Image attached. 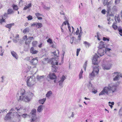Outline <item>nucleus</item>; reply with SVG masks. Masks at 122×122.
<instances>
[{
	"label": "nucleus",
	"mask_w": 122,
	"mask_h": 122,
	"mask_svg": "<svg viewBox=\"0 0 122 122\" xmlns=\"http://www.w3.org/2000/svg\"><path fill=\"white\" fill-rule=\"evenodd\" d=\"M23 39L25 41V44L26 45L29 44L30 42V40L29 38V37L27 38V35H25L23 37Z\"/></svg>",
	"instance_id": "obj_10"
},
{
	"label": "nucleus",
	"mask_w": 122,
	"mask_h": 122,
	"mask_svg": "<svg viewBox=\"0 0 122 122\" xmlns=\"http://www.w3.org/2000/svg\"><path fill=\"white\" fill-rule=\"evenodd\" d=\"M66 24H67L68 25H69V24L68 22V20H66V21H65L63 22V23L61 26H63L64 25H66Z\"/></svg>",
	"instance_id": "obj_40"
},
{
	"label": "nucleus",
	"mask_w": 122,
	"mask_h": 122,
	"mask_svg": "<svg viewBox=\"0 0 122 122\" xmlns=\"http://www.w3.org/2000/svg\"><path fill=\"white\" fill-rule=\"evenodd\" d=\"M56 78V76L54 73H50L47 76V77L46 79L48 80V78H49L51 80L55 79L54 80V82L55 83L56 82V80L55 79Z\"/></svg>",
	"instance_id": "obj_9"
},
{
	"label": "nucleus",
	"mask_w": 122,
	"mask_h": 122,
	"mask_svg": "<svg viewBox=\"0 0 122 122\" xmlns=\"http://www.w3.org/2000/svg\"><path fill=\"white\" fill-rule=\"evenodd\" d=\"M50 62L52 65H58V61H57L55 59L52 58L50 60Z\"/></svg>",
	"instance_id": "obj_12"
},
{
	"label": "nucleus",
	"mask_w": 122,
	"mask_h": 122,
	"mask_svg": "<svg viewBox=\"0 0 122 122\" xmlns=\"http://www.w3.org/2000/svg\"><path fill=\"white\" fill-rule=\"evenodd\" d=\"M65 53V52L64 51H63L62 53V56H61V58H62V60H63Z\"/></svg>",
	"instance_id": "obj_57"
},
{
	"label": "nucleus",
	"mask_w": 122,
	"mask_h": 122,
	"mask_svg": "<svg viewBox=\"0 0 122 122\" xmlns=\"http://www.w3.org/2000/svg\"><path fill=\"white\" fill-rule=\"evenodd\" d=\"M87 61H86L85 62L83 66V67L84 68V70H85V71H86V67L87 66Z\"/></svg>",
	"instance_id": "obj_45"
},
{
	"label": "nucleus",
	"mask_w": 122,
	"mask_h": 122,
	"mask_svg": "<svg viewBox=\"0 0 122 122\" xmlns=\"http://www.w3.org/2000/svg\"><path fill=\"white\" fill-rule=\"evenodd\" d=\"M32 44L33 46L36 47L37 44V42L36 41H34L32 42Z\"/></svg>",
	"instance_id": "obj_44"
},
{
	"label": "nucleus",
	"mask_w": 122,
	"mask_h": 122,
	"mask_svg": "<svg viewBox=\"0 0 122 122\" xmlns=\"http://www.w3.org/2000/svg\"><path fill=\"white\" fill-rule=\"evenodd\" d=\"M87 87L90 90H93L94 88L95 87L93 86L92 84L90 82H89V83L87 84Z\"/></svg>",
	"instance_id": "obj_19"
},
{
	"label": "nucleus",
	"mask_w": 122,
	"mask_h": 122,
	"mask_svg": "<svg viewBox=\"0 0 122 122\" xmlns=\"http://www.w3.org/2000/svg\"><path fill=\"white\" fill-rule=\"evenodd\" d=\"M21 116H22L23 117L25 118L27 117L28 115L26 113L23 114H21Z\"/></svg>",
	"instance_id": "obj_53"
},
{
	"label": "nucleus",
	"mask_w": 122,
	"mask_h": 122,
	"mask_svg": "<svg viewBox=\"0 0 122 122\" xmlns=\"http://www.w3.org/2000/svg\"><path fill=\"white\" fill-rule=\"evenodd\" d=\"M81 49H77L76 50V56H78L79 55V53Z\"/></svg>",
	"instance_id": "obj_56"
},
{
	"label": "nucleus",
	"mask_w": 122,
	"mask_h": 122,
	"mask_svg": "<svg viewBox=\"0 0 122 122\" xmlns=\"http://www.w3.org/2000/svg\"><path fill=\"white\" fill-rule=\"evenodd\" d=\"M109 0H102V2L104 5L105 6L106 5Z\"/></svg>",
	"instance_id": "obj_43"
},
{
	"label": "nucleus",
	"mask_w": 122,
	"mask_h": 122,
	"mask_svg": "<svg viewBox=\"0 0 122 122\" xmlns=\"http://www.w3.org/2000/svg\"><path fill=\"white\" fill-rule=\"evenodd\" d=\"M27 95H29L28 96L29 97H30L31 100V99L32 97L34 96V94L33 93L30 92H29L27 94Z\"/></svg>",
	"instance_id": "obj_38"
},
{
	"label": "nucleus",
	"mask_w": 122,
	"mask_h": 122,
	"mask_svg": "<svg viewBox=\"0 0 122 122\" xmlns=\"http://www.w3.org/2000/svg\"><path fill=\"white\" fill-rule=\"evenodd\" d=\"M36 110L35 109H34L32 110L30 113L31 114L32 118L36 117Z\"/></svg>",
	"instance_id": "obj_20"
},
{
	"label": "nucleus",
	"mask_w": 122,
	"mask_h": 122,
	"mask_svg": "<svg viewBox=\"0 0 122 122\" xmlns=\"http://www.w3.org/2000/svg\"><path fill=\"white\" fill-rule=\"evenodd\" d=\"M26 111V109L25 108H21V106H20V107H19L18 108L14 107L11 108L10 110V111L12 112H13L14 113H15L16 111H20L22 112H24Z\"/></svg>",
	"instance_id": "obj_5"
},
{
	"label": "nucleus",
	"mask_w": 122,
	"mask_h": 122,
	"mask_svg": "<svg viewBox=\"0 0 122 122\" xmlns=\"http://www.w3.org/2000/svg\"><path fill=\"white\" fill-rule=\"evenodd\" d=\"M47 42L51 44L52 43V40L50 38H49L47 40Z\"/></svg>",
	"instance_id": "obj_55"
},
{
	"label": "nucleus",
	"mask_w": 122,
	"mask_h": 122,
	"mask_svg": "<svg viewBox=\"0 0 122 122\" xmlns=\"http://www.w3.org/2000/svg\"><path fill=\"white\" fill-rule=\"evenodd\" d=\"M30 51L31 53L33 54H37L38 52V51L35 50L34 48L32 47L30 48Z\"/></svg>",
	"instance_id": "obj_21"
},
{
	"label": "nucleus",
	"mask_w": 122,
	"mask_h": 122,
	"mask_svg": "<svg viewBox=\"0 0 122 122\" xmlns=\"http://www.w3.org/2000/svg\"><path fill=\"white\" fill-rule=\"evenodd\" d=\"M29 31V29L28 28H26L23 30V32L24 34H25L26 33L28 32Z\"/></svg>",
	"instance_id": "obj_36"
},
{
	"label": "nucleus",
	"mask_w": 122,
	"mask_h": 122,
	"mask_svg": "<svg viewBox=\"0 0 122 122\" xmlns=\"http://www.w3.org/2000/svg\"><path fill=\"white\" fill-rule=\"evenodd\" d=\"M35 15L37 18L39 17V16H42L43 15L42 14L39 13H36L35 14Z\"/></svg>",
	"instance_id": "obj_47"
},
{
	"label": "nucleus",
	"mask_w": 122,
	"mask_h": 122,
	"mask_svg": "<svg viewBox=\"0 0 122 122\" xmlns=\"http://www.w3.org/2000/svg\"><path fill=\"white\" fill-rule=\"evenodd\" d=\"M119 85L113 83L108 84L107 86L104 87L102 90L99 94L100 96L104 95L105 94L109 95L111 93H113L117 91V87Z\"/></svg>",
	"instance_id": "obj_1"
},
{
	"label": "nucleus",
	"mask_w": 122,
	"mask_h": 122,
	"mask_svg": "<svg viewBox=\"0 0 122 122\" xmlns=\"http://www.w3.org/2000/svg\"><path fill=\"white\" fill-rule=\"evenodd\" d=\"M11 53L12 56L16 59L17 60L18 59V56L16 52L13 51H11Z\"/></svg>",
	"instance_id": "obj_16"
},
{
	"label": "nucleus",
	"mask_w": 122,
	"mask_h": 122,
	"mask_svg": "<svg viewBox=\"0 0 122 122\" xmlns=\"http://www.w3.org/2000/svg\"><path fill=\"white\" fill-rule=\"evenodd\" d=\"M27 93H25V91L24 89L19 91L16 95L18 101H22L26 102H28L31 100L30 97H29Z\"/></svg>",
	"instance_id": "obj_2"
},
{
	"label": "nucleus",
	"mask_w": 122,
	"mask_h": 122,
	"mask_svg": "<svg viewBox=\"0 0 122 122\" xmlns=\"http://www.w3.org/2000/svg\"><path fill=\"white\" fill-rule=\"evenodd\" d=\"M99 70L98 67H94L92 73L90 74V77H94L98 74Z\"/></svg>",
	"instance_id": "obj_6"
},
{
	"label": "nucleus",
	"mask_w": 122,
	"mask_h": 122,
	"mask_svg": "<svg viewBox=\"0 0 122 122\" xmlns=\"http://www.w3.org/2000/svg\"><path fill=\"white\" fill-rule=\"evenodd\" d=\"M112 3V1L107 3L106 5L108 8L107 10H110V8L111 6V5Z\"/></svg>",
	"instance_id": "obj_24"
},
{
	"label": "nucleus",
	"mask_w": 122,
	"mask_h": 122,
	"mask_svg": "<svg viewBox=\"0 0 122 122\" xmlns=\"http://www.w3.org/2000/svg\"><path fill=\"white\" fill-rule=\"evenodd\" d=\"M98 57V56L96 54L94 56L92 61L93 64L94 65H97V64L98 63L97 59Z\"/></svg>",
	"instance_id": "obj_11"
},
{
	"label": "nucleus",
	"mask_w": 122,
	"mask_h": 122,
	"mask_svg": "<svg viewBox=\"0 0 122 122\" xmlns=\"http://www.w3.org/2000/svg\"><path fill=\"white\" fill-rule=\"evenodd\" d=\"M78 36L77 38V40L78 41H80L81 40V37L82 36V35L80 34H78Z\"/></svg>",
	"instance_id": "obj_46"
},
{
	"label": "nucleus",
	"mask_w": 122,
	"mask_h": 122,
	"mask_svg": "<svg viewBox=\"0 0 122 122\" xmlns=\"http://www.w3.org/2000/svg\"><path fill=\"white\" fill-rule=\"evenodd\" d=\"M20 113V112L19 111H16V112H15V113H14V116L16 115L17 116V121L18 122H19L20 121L21 119V117L20 116H21V115H19V113Z\"/></svg>",
	"instance_id": "obj_13"
},
{
	"label": "nucleus",
	"mask_w": 122,
	"mask_h": 122,
	"mask_svg": "<svg viewBox=\"0 0 122 122\" xmlns=\"http://www.w3.org/2000/svg\"><path fill=\"white\" fill-rule=\"evenodd\" d=\"M27 18L28 19V20H30L32 19V16L30 15H29L27 17Z\"/></svg>",
	"instance_id": "obj_50"
},
{
	"label": "nucleus",
	"mask_w": 122,
	"mask_h": 122,
	"mask_svg": "<svg viewBox=\"0 0 122 122\" xmlns=\"http://www.w3.org/2000/svg\"><path fill=\"white\" fill-rule=\"evenodd\" d=\"M112 12H114L113 11L112 12H111L110 11V10H107V16L112 17H114V13Z\"/></svg>",
	"instance_id": "obj_22"
},
{
	"label": "nucleus",
	"mask_w": 122,
	"mask_h": 122,
	"mask_svg": "<svg viewBox=\"0 0 122 122\" xmlns=\"http://www.w3.org/2000/svg\"><path fill=\"white\" fill-rule=\"evenodd\" d=\"M83 44H85L86 47H88L90 45V44L86 41H84Z\"/></svg>",
	"instance_id": "obj_34"
},
{
	"label": "nucleus",
	"mask_w": 122,
	"mask_h": 122,
	"mask_svg": "<svg viewBox=\"0 0 122 122\" xmlns=\"http://www.w3.org/2000/svg\"><path fill=\"white\" fill-rule=\"evenodd\" d=\"M42 24L40 23H36V27L37 28H41L42 26Z\"/></svg>",
	"instance_id": "obj_37"
},
{
	"label": "nucleus",
	"mask_w": 122,
	"mask_h": 122,
	"mask_svg": "<svg viewBox=\"0 0 122 122\" xmlns=\"http://www.w3.org/2000/svg\"><path fill=\"white\" fill-rule=\"evenodd\" d=\"M75 39V38L74 37H73L72 38H71L70 40V42L72 44L73 42V40Z\"/></svg>",
	"instance_id": "obj_54"
},
{
	"label": "nucleus",
	"mask_w": 122,
	"mask_h": 122,
	"mask_svg": "<svg viewBox=\"0 0 122 122\" xmlns=\"http://www.w3.org/2000/svg\"><path fill=\"white\" fill-rule=\"evenodd\" d=\"M46 100V98H43L42 99H40L38 101L39 102L40 104H43Z\"/></svg>",
	"instance_id": "obj_25"
},
{
	"label": "nucleus",
	"mask_w": 122,
	"mask_h": 122,
	"mask_svg": "<svg viewBox=\"0 0 122 122\" xmlns=\"http://www.w3.org/2000/svg\"><path fill=\"white\" fill-rule=\"evenodd\" d=\"M83 73V71L82 69H81V71L79 73V79H80L82 78V74Z\"/></svg>",
	"instance_id": "obj_33"
},
{
	"label": "nucleus",
	"mask_w": 122,
	"mask_h": 122,
	"mask_svg": "<svg viewBox=\"0 0 122 122\" xmlns=\"http://www.w3.org/2000/svg\"><path fill=\"white\" fill-rule=\"evenodd\" d=\"M113 74H114L113 76H115L113 79L114 81H118L119 80L120 77H122L121 74L119 72H116Z\"/></svg>",
	"instance_id": "obj_7"
},
{
	"label": "nucleus",
	"mask_w": 122,
	"mask_h": 122,
	"mask_svg": "<svg viewBox=\"0 0 122 122\" xmlns=\"http://www.w3.org/2000/svg\"><path fill=\"white\" fill-rule=\"evenodd\" d=\"M26 82L27 86L30 87H33L36 83L35 79L32 76L27 77Z\"/></svg>",
	"instance_id": "obj_3"
},
{
	"label": "nucleus",
	"mask_w": 122,
	"mask_h": 122,
	"mask_svg": "<svg viewBox=\"0 0 122 122\" xmlns=\"http://www.w3.org/2000/svg\"><path fill=\"white\" fill-rule=\"evenodd\" d=\"M43 7L44 9L47 10H49L50 9V7H47L45 5H43Z\"/></svg>",
	"instance_id": "obj_51"
},
{
	"label": "nucleus",
	"mask_w": 122,
	"mask_h": 122,
	"mask_svg": "<svg viewBox=\"0 0 122 122\" xmlns=\"http://www.w3.org/2000/svg\"><path fill=\"white\" fill-rule=\"evenodd\" d=\"M31 3H30L28 4L27 5L25 6V7H24L23 10H25L28 9H29V8L31 7Z\"/></svg>",
	"instance_id": "obj_29"
},
{
	"label": "nucleus",
	"mask_w": 122,
	"mask_h": 122,
	"mask_svg": "<svg viewBox=\"0 0 122 122\" xmlns=\"http://www.w3.org/2000/svg\"><path fill=\"white\" fill-rule=\"evenodd\" d=\"M66 77L64 75H63L62 77L61 78V79L60 80L63 82L64 81Z\"/></svg>",
	"instance_id": "obj_48"
},
{
	"label": "nucleus",
	"mask_w": 122,
	"mask_h": 122,
	"mask_svg": "<svg viewBox=\"0 0 122 122\" xmlns=\"http://www.w3.org/2000/svg\"><path fill=\"white\" fill-rule=\"evenodd\" d=\"M32 56L27 57L25 59V60L26 61H29L30 62L32 58Z\"/></svg>",
	"instance_id": "obj_39"
},
{
	"label": "nucleus",
	"mask_w": 122,
	"mask_h": 122,
	"mask_svg": "<svg viewBox=\"0 0 122 122\" xmlns=\"http://www.w3.org/2000/svg\"><path fill=\"white\" fill-rule=\"evenodd\" d=\"M14 23H11L8 24H7L5 25V27L8 28L9 29H10L14 25Z\"/></svg>",
	"instance_id": "obj_26"
},
{
	"label": "nucleus",
	"mask_w": 122,
	"mask_h": 122,
	"mask_svg": "<svg viewBox=\"0 0 122 122\" xmlns=\"http://www.w3.org/2000/svg\"><path fill=\"white\" fill-rule=\"evenodd\" d=\"M5 19L3 17H2V19H0V23H2V22H5Z\"/></svg>",
	"instance_id": "obj_63"
},
{
	"label": "nucleus",
	"mask_w": 122,
	"mask_h": 122,
	"mask_svg": "<svg viewBox=\"0 0 122 122\" xmlns=\"http://www.w3.org/2000/svg\"><path fill=\"white\" fill-rule=\"evenodd\" d=\"M19 36L18 34L16 35L14 37V38L13 39V42L15 43H17L19 41Z\"/></svg>",
	"instance_id": "obj_15"
},
{
	"label": "nucleus",
	"mask_w": 122,
	"mask_h": 122,
	"mask_svg": "<svg viewBox=\"0 0 122 122\" xmlns=\"http://www.w3.org/2000/svg\"><path fill=\"white\" fill-rule=\"evenodd\" d=\"M118 31L120 33H120L119 34L120 35L122 36V28H118Z\"/></svg>",
	"instance_id": "obj_41"
},
{
	"label": "nucleus",
	"mask_w": 122,
	"mask_h": 122,
	"mask_svg": "<svg viewBox=\"0 0 122 122\" xmlns=\"http://www.w3.org/2000/svg\"><path fill=\"white\" fill-rule=\"evenodd\" d=\"M52 70L53 72H56L57 71L58 68L55 65H53L52 66Z\"/></svg>",
	"instance_id": "obj_27"
},
{
	"label": "nucleus",
	"mask_w": 122,
	"mask_h": 122,
	"mask_svg": "<svg viewBox=\"0 0 122 122\" xmlns=\"http://www.w3.org/2000/svg\"><path fill=\"white\" fill-rule=\"evenodd\" d=\"M14 13V11L12 9H9L7 10V14H11Z\"/></svg>",
	"instance_id": "obj_31"
},
{
	"label": "nucleus",
	"mask_w": 122,
	"mask_h": 122,
	"mask_svg": "<svg viewBox=\"0 0 122 122\" xmlns=\"http://www.w3.org/2000/svg\"><path fill=\"white\" fill-rule=\"evenodd\" d=\"M4 52V51L3 50H0V55L2 56L3 55Z\"/></svg>",
	"instance_id": "obj_58"
},
{
	"label": "nucleus",
	"mask_w": 122,
	"mask_h": 122,
	"mask_svg": "<svg viewBox=\"0 0 122 122\" xmlns=\"http://www.w3.org/2000/svg\"><path fill=\"white\" fill-rule=\"evenodd\" d=\"M120 0H115V3L116 4H117L119 3Z\"/></svg>",
	"instance_id": "obj_60"
},
{
	"label": "nucleus",
	"mask_w": 122,
	"mask_h": 122,
	"mask_svg": "<svg viewBox=\"0 0 122 122\" xmlns=\"http://www.w3.org/2000/svg\"><path fill=\"white\" fill-rule=\"evenodd\" d=\"M93 90H91L92 91V92L94 93V94H96L97 93V91L95 89V87H94V88Z\"/></svg>",
	"instance_id": "obj_59"
},
{
	"label": "nucleus",
	"mask_w": 122,
	"mask_h": 122,
	"mask_svg": "<svg viewBox=\"0 0 122 122\" xmlns=\"http://www.w3.org/2000/svg\"><path fill=\"white\" fill-rule=\"evenodd\" d=\"M48 59V58H45L42 61V64H46V63H47L48 62L47 61V60Z\"/></svg>",
	"instance_id": "obj_35"
},
{
	"label": "nucleus",
	"mask_w": 122,
	"mask_h": 122,
	"mask_svg": "<svg viewBox=\"0 0 122 122\" xmlns=\"http://www.w3.org/2000/svg\"><path fill=\"white\" fill-rule=\"evenodd\" d=\"M43 106L42 105H41L39 106L37 109V112H41L43 110Z\"/></svg>",
	"instance_id": "obj_23"
},
{
	"label": "nucleus",
	"mask_w": 122,
	"mask_h": 122,
	"mask_svg": "<svg viewBox=\"0 0 122 122\" xmlns=\"http://www.w3.org/2000/svg\"><path fill=\"white\" fill-rule=\"evenodd\" d=\"M106 10L104 9L102 10L101 11V13L104 15H105L106 14Z\"/></svg>",
	"instance_id": "obj_64"
},
{
	"label": "nucleus",
	"mask_w": 122,
	"mask_h": 122,
	"mask_svg": "<svg viewBox=\"0 0 122 122\" xmlns=\"http://www.w3.org/2000/svg\"><path fill=\"white\" fill-rule=\"evenodd\" d=\"M112 27L115 30H116L118 28L117 26L115 24H113L112 25Z\"/></svg>",
	"instance_id": "obj_42"
},
{
	"label": "nucleus",
	"mask_w": 122,
	"mask_h": 122,
	"mask_svg": "<svg viewBox=\"0 0 122 122\" xmlns=\"http://www.w3.org/2000/svg\"><path fill=\"white\" fill-rule=\"evenodd\" d=\"M12 7L13 8V9L14 10H17L19 8L18 6L16 5H12Z\"/></svg>",
	"instance_id": "obj_32"
},
{
	"label": "nucleus",
	"mask_w": 122,
	"mask_h": 122,
	"mask_svg": "<svg viewBox=\"0 0 122 122\" xmlns=\"http://www.w3.org/2000/svg\"><path fill=\"white\" fill-rule=\"evenodd\" d=\"M103 40L104 41H109V39L104 37L103 38Z\"/></svg>",
	"instance_id": "obj_61"
},
{
	"label": "nucleus",
	"mask_w": 122,
	"mask_h": 122,
	"mask_svg": "<svg viewBox=\"0 0 122 122\" xmlns=\"http://www.w3.org/2000/svg\"><path fill=\"white\" fill-rule=\"evenodd\" d=\"M38 58L36 57L33 58V57L30 62L31 65H36L38 62Z\"/></svg>",
	"instance_id": "obj_8"
},
{
	"label": "nucleus",
	"mask_w": 122,
	"mask_h": 122,
	"mask_svg": "<svg viewBox=\"0 0 122 122\" xmlns=\"http://www.w3.org/2000/svg\"><path fill=\"white\" fill-rule=\"evenodd\" d=\"M99 48H102L105 47L103 42L102 41L100 42L99 43Z\"/></svg>",
	"instance_id": "obj_28"
},
{
	"label": "nucleus",
	"mask_w": 122,
	"mask_h": 122,
	"mask_svg": "<svg viewBox=\"0 0 122 122\" xmlns=\"http://www.w3.org/2000/svg\"><path fill=\"white\" fill-rule=\"evenodd\" d=\"M10 112L8 113V114H7V115H6L5 117V120H8L10 119L11 118V117L10 116V114L11 113H13V112H11L10 111Z\"/></svg>",
	"instance_id": "obj_18"
},
{
	"label": "nucleus",
	"mask_w": 122,
	"mask_h": 122,
	"mask_svg": "<svg viewBox=\"0 0 122 122\" xmlns=\"http://www.w3.org/2000/svg\"><path fill=\"white\" fill-rule=\"evenodd\" d=\"M112 10L114 11H117V8L116 6H114L112 8Z\"/></svg>",
	"instance_id": "obj_62"
},
{
	"label": "nucleus",
	"mask_w": 122,
	"mask_h": 122,
	"mask_svg": "<svg viewBox=\"0 0 122 122\" xmlns=\"http://www.w3.org/2000/svg\"><path fill=\"white\" fill-rule=\"evenodd\" d=\"M52 94V92L51 91H49L47 92L46 95V96L47 97L49 98Z\"/></svg>",
	"instance_id": "obj_30"
},
{
	"label": "nucleus",
	"mask_w": 122,
	"mask_h": 122,
	"mask_svg": "<svg viewBox=\"0 0 122 122\" xmlns=\"http://www.w3.org/2000/svg\"><path fill=\"white\" fill-rule=\"evenodd\" d=\"M97 52L98 55L100 56H102L104 55V50L102 48H99Z\"/></svg>",
	"instance_id": "obj_14"
},
{
	"label": "nucleus",
	"mask_w": 122,
	"mask_h": 122,
	"mask_svg": "<svg viewBox=\"0 0 122 122\" xmlns=\"http://www.w3.org/2000/svg\"><path fill=\"white\" fill-rule=\"evenodd\" d=\"M112 64V61L110 60L106 62H103L102 65V66L104 70H108L111 68Z\"/></svg>",
	"instance_id": "obj_4"
},
{
	"label": "nucleus",
	"mask_w": 122,
	"mask_h": 122,
	"mask_svg": "<svg viewBox=\"0 0 122 122\" xmlns=\"http://www.w3.org/2000/svg\"><path fill=\"white\" fill-rule=\"evenodd\" d=\"M58 82L59 84V85L60 86H61V87H63L62 84L63 82L60 81H59Z\"/></svg>",
	"instance_id": "obj_52"
},
{
	"label": "nucleus",
	"mask_w": 122,
	"mask_h": 122,
	"mask_svg": "<svg viewBox=\"0 0 122 122\" xmlns=\"http://www.w3.org/2000/svg\"><path fill=\"white\" fill-rule=\"evenodd\" d=\"M45 76L44 75L40 76L38 75L37 76V79L38 81H43L44 80V78Z\"/></svg>",
	"instance_id": "obj_17"
},
{
	"label": "nucleus",
	"mask_w": 122,
	"mask_h": 122,
	"mask_svg": "<svg viewBox=\"0 0 122 122\" xmlns=\"http://www.w3.org/2000/svg\"><path fill=\"white\" fill-rule=\"evenodd\" d=\"M37 119L36 117L32 118L31 121L30 122H35Z\"/></svg>",
	"instance_id": "obj_49"
}]
</instances>
